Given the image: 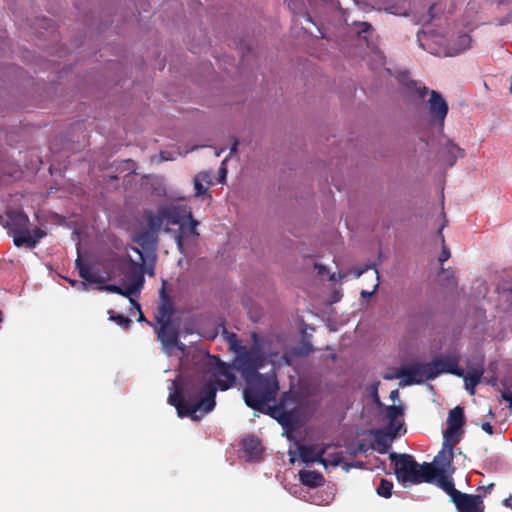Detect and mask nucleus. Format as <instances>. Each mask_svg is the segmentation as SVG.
I'll use <instances>...</instances> for the list:
<instances>
[{"label": "nucleus", "mask_w": 512, "mask_h": 512, "mask_svg": "<svg viewBox=\"0 0 512 512\" xmlns=\"http://www.w3.org/2000/svg\"><path fill=\"white\" fill-rule=\"evenodd\" d=\"M174 391L168 397V403L174 406L180 418L191 417L196 420V412H211L216 405L217 387L214 382L200 379L183 378L173 382Z\"/></svg>", "instance_id": "nucleus-1"}, {"label": "nucleus", "mask_w": 512, "mask_h": 512, "mask_svg": "<svg viewBox=\"0 0 512 512\" xmlns=\"http://www.w3.org/2000/svg\"><path fill=\"white\" fill-rule=\"evenodd\" d=\"M389 459L394 466L397 480L403 485L420 484L423 482L432 483L439 472L434 463L424 462L419 464L410 454H397L393 452L389 455Z\"/></svg>", "instance_id": "nucleus-2"}, {"label": "nucleus", "mask_w": 512, "mask_h": 512, "mask_svg": "<svg viewBox=\"0 0 512 512\" xmlns=\"http://www.w3.org/2000/svg\"><path fill=\"white\" fill-rule=\"evenodd\" d=\"M244 400L248 407L260 412L266 411L268 403L274 402L279 390L278 381L274 373L257 374L246 380Z\"/></svg>", "instance_id": "nucleus-3"}, {"label": "nucleus", "mask_w": 512, "mask_h": 512, "mask_svg": "<svg viewBox=\"0 0 512 512\" xmlns=\"http://www.w3.org/2000/svg\"><path fill=\"white\" fill-rule=\"evenodd\" d=\"M4 227L8 234L12 236L13 243L17 247L25 246L33 249L40 239L45 236V232L40 228L30 230L29 217L22 210H8Z\"/></svg>", "instance_id": "nucleus-4"}, {"label": "nucleus", "mask_w": 512, "mask_h": 512, "mask_svg": "<svg viewBox=\"0 0 512 512\" xmlns=\"http://www.w3.org/2000/svg\"><path fill=\"white\" fill-rule=\"evenodd\" d=\"M252 345L250 348L246 346L238 347L233 361L234 368L241 373L245 380L260 374L259 370L264 367L267 361V355L263 350L262 338L258 333H251Z\"/></svg>", "instance_id": "nucleus-5"}, {"label": "nucleus", "mask_w": 512, "mask_h": 512, "mask_svg": "<svg viewBox=\"0 0 512 512\" xmlns=\"http://www.w3.org/2000/svg\"><path fill=\"white\" fill-rule=\"evenodd\" d=\"M155 328L157 338L162 345V350L171 355L174 349L184 351L185 345L180 342L179 327L174 322L157 323Z\"/></svg>", "instance_id": "nucleus-6"}, {"label": "nucleus", "mask_w": 512, "mask_h": 512, "mask_svg": "<svg viewBox=\"0 0 512 512\" xmlns=\"http://www.w3.org/2000/svg\"><path fill=\"white\" fill-rule=\"evenodd\" d=\"M430 362L420 363L415 362L402 367L397 370L395 378H400L403 381V385L410 386L413 384H422L427 380H433L434 377L430 376Z\"/></svg>", "instance_id": "nucleus-7"}, {"label": "nucleus", "mask_w": 512, "mask_h": 512, "mask_svg": "<svg viewBox=\"0 0 512 512\" xmlns=\"http://www.w3.org/2000/svg\"><path fill=\"white\" fill-rule=\"evenodd\" d=\"M427 101V109L430 116V124L435 125L442 132L449 107L440 92L431 90Z\"/></svg>", "instance_id": "nucleus-8"}, {"label": "nucleus", "mask_w": 512, "mask_h": 512, "mask_svg": "<svg viewBox=\"0 0 512 512\" xmlns=\"http://www.w3.org/2000/svg\"><path fill=\"white\" fill-rule=\"evenodd\" d=\"M459 360V356L454 353L434 357L430 361V369H432L430 376L435 379L440 374L448 373L457 377H462L463 369L458 366Z\"/></svg>", "instance_id": "nucleus-9"}, {"label": "nucleus", "mask_w": 512, "mask_h": 512, "mask_svg": "<svg viewBox=\"0 0 512 512\" xmlns=\"http://www.w3.org/2000/svg\"><path fill=\"white\" fill-rule=\"evenodd\" d=\"M484 495L461 492L452 503L457 512H485Z\"/></svg>", "instance_id": "nucleus-10"}, {"label": "nucleus", "mask_w": 512, "mask_h": 512, "mask_svg": "<svg viewBox=\"0 0 512 512\" xmlns=\"http://www.w3.org/2000/svg\"><path fill=\"white\" fill-rule=\"evenodd\" d=\"M126 277L130 280L126 286V294H133L134 296L140 293L144 284V265L143 263L135 262L129 259L128 268L125 272Z\"/></svg>", "instance_id": "nucleus-11"}, {"label": "nucleus", "mask_w": 512, "mask_h": 512, "mask_svg": "<svg viewBox=\"0 0 512 512\" xmlns=\"http://www.w3.org/2000/svg\"><path fill=\"white\" fill-rule=\"evenodd\" d=\"M371 433L374 437L371 447L380 454L387 453L393 439L400 434L392 425H387L383 429L373 430Z\"/></svg>", "instance_id": "nucleus-12"}, {"label": "nucleus", "mask_w": 512, "mask_h": 512, "mask_svg": "<svg viewBox=\"0 0 512 512\" xmlns=\"http://www.w3.org/2000/svg\"><path fill=\"white\" fill-rule=\"evenodd\" d=\"M162 216L169 225H180L186 218H191V209L186 205H172L161 208Z\"/></svg>", "instance_id": "nucleus-13"}, {"label": "nucleus", "mask_w": 512, "mask_h": 512, "mask_svg": "<svg viewBox=\"0 0 512 512\" xmlns=\"http://www.w3.org/2000/svg\"><path fill=\"white\" fill-rule=\"evenodd\" d=\"M199 225V222L193 218L191 215V218H186V221H183L179 228L175 231V241L177 244L178 249L182 252L183 246H184V239L189 236L197 237L199 236V233L197 231V227Z\"/></svg>", "instance_id": "nucleus-14"}, {"label": "nucleus", "mask_w": 512, "mask_h": 512, "mask_svg": "<svg viewBox=\"0 0 512 512\" xmlns=\"http://www.w3.org/2000/svg\"><path fill=\"white\" fill-rule=\"evenodd\" d=\"M213 359L217 361L216 374L219 377L216 384L222 391H225L235 384L236 377L231 372V368L228 364L221 362L217 357H213Z\"/></svg>", "instance_id": "nucleus-15"}, {"label": "nucleus", "mask_w": 512, "mask_h": 512, "mask_svg": "<svg viewBox=\"0 0 512 512\" xmlns=\"http://www.w3.org/2000/svg\"><path fill=\"white\" fill-rule=\"evenodd\" d=\"M161 303L157 309L155 320L157 323L173 322L172 317L175 313L172 299L165 294L164 288L160 292Z\"/></svg>", "instance_id": "nucleus-16"}, {"label": "nucleus", "mask_w": 512, "mask_h": 512, "mask_svg": "<svg viewBox=\"0 0 512 512\" xmlns=\"http://www.w3.org/2000/svg\"><path fill=\"white\" fill-rule=\"evenodd\" d=\"M464 424L465 416L463 408L456 406L450 410L448 415V428L444 432L445 440L448 441L449 438L456 434Z\"/></svg>", "instance_id": "nucleus-17"}, {"label": "nucleus", "mask_w": 512, "mask_h": 512, "mask_svg": "<svg viewBox=\"0 0 512 512\" xmlns=\"http://www.w3.org/2000/svg\"><path fill=\"white\" fill-rule=\"evenodd\" d=\"M299 456L302 462L309 463H320L326 466L327 460L323 458L325 449H316L314 445H301L298 447Z\"/></svg>", "instance_id": "nucleus-18"}, {"label": "nucleus", "mask_w": 512, "mask_h": 512, "mask_svg": "<svg viewBox=\"0 0 512 512\" xmlns=\"http://www.w3.org/2000/svg\"><path fill=\"white\" fill-rule=\"evenodd\" d=\"M242 449L249 461L259 460L263 451L259 438L254 435L242 440Z\"/></svg>", "instance_id": "nucleus-19"}, {"label": "nucleus", "mask_w": 512, "mask_h": 512, "mask_svg": "<svg viewBox=\"0 0 512 512\" xmlns=\"http://www.w3.org/2000/svg\"><path fill=\"white\" fill-rule=\"evenodd\" d=\"M75 267L78 270L79 276L87 283L90 284H103L104 279L98 276L96 273H93L87 264H85L81 257L78 256L75 260Z\"/></svg>", "instance_id": "nucleus-20"}, {"label": "nucleus", "mask_w": 512, "mask_h": 512, "mask_svg": "<svg viewBox=\"0 0 512 512\" xmlns=\"http://www.w3.org/2000/svg\"><path fill=\"white\" fill-rule=\"evenodd\" d=\"M300 482L310 488H316L324 484L325 479L320 472L311 470L299 471Z\"/></svg>", "instance_id": "nucleus-21"}, {"label": "nucleus", "mask_w": 512, "mask_h": 512, "mask_svg": "<svg viewBox=\"0 0 512 512\" xmlns=\"http://www.w3.org/2000/svg\"><path fill=\"white\" fill-rule=\"evenodd\" d=\"M483 373L482 367H476L469 370L466 375L463 374L465 389L471 395L475 394V387L480 383Z\"/></svg>", "instance_id": "nucleus-22"}, {"label": "nucleus", "mask_w": 512, "mask_h": 512, "mask_svg": "<svg viewBox=\"0 0 512 512\" xmlns=\"http://www.w3.org/2000/svg\"><path fill=\"white\" fill-rule=\"evenodd\" d=\"M157 235L158 234L153 231L145 228L135 236L134 241L144 250H152L156 246Z\"/></svg>", "instance_id": "nucleus-23"}, {"label": "nucleus", "mask_w": 512, "mask_h": 512, "mask_svg": "<svg viewBox=\"0 0 512 512\" xmlns=\"http://www.w3.org/2000/svg\"><path fill=\"white\" fill-rule=\"evenodd\" d=\"M453 459V445L449 447L448 451L442 450L434 459V466L439 471L438 475L445 474L447 467L450 466Z\"/></svg>", "instance_id": "nucleus-24"}, {"label": "nucleus", "mask_w": 512, "mask_h": 512, "mask_svg": "<svg viewBox=\"0 0 512 512\" xmlns=\"http://www.w3.org/2000/svg\"><path fill=\"white\" fill-rule=\"evenodd\" d=\"M402 415V406L390 405L386 407L385 417L389 420L388 425H392V427L396 429L398 432H401L402 429L404 432L406 431L403 423L396 422V419Z\"/></svg>", "instance_id": "nucleus-25"}, {"label": "nucleus", "mask_w": 512, "mask_h": 512, "mask_svg": "<svg viewBox=\"0 0 512 512\" xmlns=\"http://www.w3.org/2000/svg\"><path fill=\"white\" fill-rule=\"evenodd\" d=\"M268 410L270 411V415L276 418L283 426H288L293 421V412L285 410L281 404L274 406L273 408L269 407Z\"/></svg>", "instance_id": "nucleus-26"}, {"label": "nucleus", "mask_w": 512, "mask_h": 512, "mask_svg": "<svg viewBox=\"0 0 512 512\" xmlns=\"http://www.w3.org/2000/svg\"><path fill=\"white\" fill-rule=\"evenodd\" d=\"M438 486L443 489L450 497L451 502L461 493L455 488L454 482L451 478H448L444 474L436 476Z\"/></svg>", "instance_id": "nucleus-27"}, {"label": "nucleus", "mask_w": 512, "mask_h": 512, "mask_svg": "<svg viewBox=\"0 0 512 512\" xmlns=\"http://www.w3.org/2000/svg\"><path fill=\"white\" fill-rule=\"evenodd\" d=\"M145 218L147 222L146 228L158 234L165 221L164 217L162 216L161 209H159L157 213H153L152 211L146 212Z\"/></svg>", "instance_id": "nucleus-28"}, {"label": "nucleus", "mask_w": 512, "mask_h": 512, "mask_svg": "<svg viewBox=\"0 0 512 512\" xmlns=\"http://www.w3.org/2000/svg\"><path fill=\"white\" fill-rule=\"evenodd\" d=\"M446 149L448 155L447 162L450 166H453L455 164L457 158L464 157V150L450 140L446 144Z\"/></svg>", "instance_id": "nucleus-29"}, {"label": "nucleus", "mask_w": 512, "mask_h": 512, "mask_svg": "<svg viewBox=\"0 0 512 512\" xmlns=\"http://www.w3.org/2000/svg\"><path fill=\"white\" fill-rule=\"evenodd\" d=\"M393 482L385 478H381L376 488V493L383 498H390L393 491Z\"/></svg>", "instance_id": "nucleus-30"}, {"label": "nucleus", "mask_w": 512, "mask_h": 512, "mask_svg": "<svg viewBox=\"0 0 512 512\" xmlns=\"http://www.w3.org/2000/svg\"><path fill=\"white\" fill-rule=\"evenodd\" d=\"M208 177L209 175L206 174V173H201L199 175H197L195 178H194V189H195V196L196 197H199V196H202L206 193L207 191V188L204 187V185L202 184V181H208Z\"/></svg>", "instance_id": "nucleus-31"}, {"label": "nucleus", "mask_w": 512, "mask_h": 512, "mask_svg": "<svg viewBox=\"0 0 512 512\" xmlns=\"http://www.w3.org/2000/svg\"><path fill=\"white\" fill-rule=\"evenodd\" d=\"M314 348L309 341L303 340L299 345L292 349V353L296 356L304 357L313 352Z\"/></svg>", "instance_id": "nucleus-32"}, {"label": "nucleus", "mask_w": 512, "mask_h": 512, "mask_svg": "<svg viewBox=\"0 0 512 512\" xmlns=\"http://www.w3.org/2000/svg\"><path fill=\"white\" fill-rule=\"evenodd\" d=\"M224 334H225V339H226L231 351L236 352V350H238V347L243 346L240 344V341L238 340V337L235 333L227 332L224 329Z\"/></svg>", "instance_id": "nucleus-33"}, {"label": "nucleus", "mask_w": 512, "mask_h": 512, "mask_svg": "<svg viewBox=\"0 0 512 512\" xmlns=\"http://www.w3.org/2000/svg\"><path fill=\"white\" fill-rule=\"evenodd\" d=\"M406 86L409 90H414L420 98H424L428 93V88L426 86L417 87V83L414 80H409L406 83Z\"/></svg>", "instance_id": "nucleus-34"}, {"label": "nucleus", "mask_w": 512, "mask_h": 512, "mask_svg": "<svg viewBox=\"0 0 512 512\" xmlns=\"http://www.w3.org/2000/svg\"><path fill=\"white\" fill-rule=\"evenodd\" d=\"M110 320L116 322L118 325L123 327L124 329H128L132 323V320L124 315L118 314L115 316H110Z\"/></svg>", "instance_id": "nucleus-35"}, {"label": "nucleus", "mask_w": 512, "mask_h": 512, "mask_svg": "<svg viewBox=\"0 0 512 512\" xmlns=\"http://www.w3.org/2000/svg\"><path fill=\"white\" fill-rule=\"evenodd\" d=\"M103 289L108 291V292H111V293H116V294H119V295H123L125 297L133 296V294H126V287L125 288H121V287H119L117 285H114V284L106 285Z\"/></svg>", "instance_id": "nucleus-36"}, {"label": "nucleus", "mask_w": 512, "mask_h": 512, "mask_svg": "<svg viewBox=\"0 0 512 512\" xmlns=\"http://www.w3.org/2000/svg\"><path fill=\"white\" fill-rule=\"evenodd\" d=\"M450 250L449 248L446 246V244H442V250H441V253L438 257V260L441 264H443L445 261H447L449 258H450Z\"/></svg>", "instance_id": "nucleus-37"}, {"label": "nucleus", "mask_w": 512, "mask_h": 512, "mask_svg": "<svg viewBox=\"0 0 512 512\" xmlns=\"http://www.w3.org/2000/svg\"><path fill=\"white\" fill-rule=\"evenodd\" d=\"M501 397L503 400L509 402V407L512 408V391L511 388H505L502 393Z\"/></svg>", "instance_id": "nucleus-38"}, {"label": "nucleus", "mask_w": 512, "mask_h": 512, "mask_svg": "<svg viewBox=\"0 0 512 512\" xmlns=\"http://www.w3.org/2000/svg\"><path fill=\"white\" fill-rule=\"evenodd\" d=\"M371 396L376 404L381 405L380 398L378 395V383L371 386Z\"/></svg>", "instance_id": "nucleus-39"}, {"label": "nucleus", "mask_w": 512, "mask_h": 512, "mask_svg": "<svg viewBox=\"0 0 512 512\" xmlns=\"http://www.w3.org/2000/svg\"><path fill=\"white\" fill-rule=\"evenodd\" d=\"M370 268L375 269V272H376V274H377V279H378V278H379V276H378V270L376 269L375 264H373V265H366V266H365V267H363V268H359V269L356 271V277H360L363 273H365V272H366L368 269H370Z\"/></svg>", "instance_id": "nucleus-40"}, {"label": "nucleus", "mask_w": 512, "mask_h": 512, "mask_svg": "<svg viewBox=\"0 0 512 512\" xmlns=\"http://www.w3.org/2000/svg\"><path fill=\"white\" fill-rule=\"evenodd\" d=\"M131 300V303L135 306V308L138 310L139 312V317H138V321L141 322V321H147L145 316L143 315L142 311H141V306L138 302H136L135 300L133 299H130Z\"/></svg>", "instance_id": "nucleus-41"}, {"label": "nucleus", "mask_w": 512, "mask_h": 512, "mask_svg": "<svg viewBox=\"0 0 512 512\" xmlns=\"http://www.w3.org/2000/svg\"><path fill=\"white\" fill-rule=\"evenodd\" d=\"M446 225H447V220L444 219L443 224L440 226V228L437 231V236L441 240L442 244H445V238H444V235H443V229L445 228Z\"/></svg>", "instance_id": "nucleus-42"}, {"label": "nucleus", "mask_w": 512, "mask_h": 512, "mask_svg": "<svg viewBox=\"0 0 512 512\" xmlns=\"http://www.w3.org/2000/svg\"><path fill=\"white\" fill-rule=\"evenodd\" d=\"M481 427L489 435H492L494 433L493 426L489 422H483Z\"/></svg>", "instance_id": "nucleus-43"}, {"label": "nucleus", "mask_w": 512, "mask_h": 512, "mask_svg": "<svg viewBox=\"0 0 512 512\" xmlns=\"http://www.w3.org/2000/svg\"><path fill=\"white\" fill-rule=\"evenodd\" d=\"M378 285H379V284H378V283H376V284H375V286H374L373 291H371V292H368V291H366V290H362V291H361V296H362L363 298H369V297H371V296H372V294L377 290Z\"/></svg>", "instance_id": "nucleus-44"}, {"label": "nucleus", "mask_w": 512, "mask_h": 512, "mask_svg": "<svg viewBox=\"0 0 512 512\" xmlns=\"http://www.w3.org/2000/svg\"><path fill=\"white\" fill-rule=\"evenodd\" d=\"M359 33H362V32H367L368 30L371 29V25L368 23V22H362L359 24Z\"/></svg>", "instance_id": "nucleus-45"}, {"label": "nucleus", "mask_w": 512, "mask_h": 512, "mask_svg": "<svg viewBox=\"0 0 512 512\" xmlns=\"http://www.w3.org/2000/svg\"><path fill=\"white\" fill-rule=\"evenodd\" d=\"M315 268L318 270L319 274H323L326 270L325 266H323L322 264H318V263L315 264Z\"/></svg>", "instance_id": "nucleus-46"}, {"label": "nucleus", "mask_w": 512, "mask_h": 512, "mask_svg": "<svg viewBox=\"0 0 512 512\" xmlns=\"http://www.w3.org/2000/svg\"><path fill=\"white\" fill-rule=\"evenodd\" d=\"M503 504L506 506V507H510L512 509V497L509 496L508 498H506L504 501H503Z\"/></svg>", "instance_id": "nucleus-47"}, {"label": "nucleus", "mask_w": 512, "mask_h": 512, "mask_svg": "<svg viewBox=\"0 0 512 512\" xmlns=\"http://www.w3.org/2000/svg\"><path fill=\"white\" fill-rule=\"evenodd\" d=\"M330 462L333 465L337 466L341 462V457L339 455H336Z\"/></svg>", "instance_id": "nucleus-48"}, {"label": "nucleus", "mask_w": 512, "mask_h": 512, "mask_svg": "<svg viewBox=\"0 0 512 512\" xmlns=\"http://www.w3.org/2000/svg\"><path fill=\"white\" fill-rule=\"evenodd\" d=\"M493 487H494V483H490L486 487H479V489H483L487 493V492H490L493 489Z\"/></svg>", "instance_id": "nucleus-49"}, {"label": "nucleus", "mask_w": 512, "mask_h": 512, "mask_svg": "<svg viewBox=\"0 0 512 512\" xmlns=\"http://www.w3.org/2000/svg\"><path fill=\"white\" fill-rule=\"evenodd\" d=\"M238 144H239L238 140H237V139H235V140H234V142H233V145H232V147H231V154H232V153H235V152L237 151V146H238Z\"/></svg>", "instance_id": "nucleus-50"}, {"label": "nucleus", "mask_w": 512, "mask_h": 512, "mask_svg": "<svg viewBox=\"0 0 512 512\" xmlns=\"http://www.w3.org/2000/svg\"><path fill=\"white\" fill-rule=\"evenodd\" d=\"M398 395H399V392H398V390H397V389H395V390L391 391V393H390V398H391L392 400H395V399L398 397Z\"/></svg>", "instance_id": "nucleus-51"}, {"label": "nucleus", "mask_w": 512, "mask_h": 512, "mask_svg": "<svg viewBox=\"0 0 512 512\" xmlns=\"http://www.w3.org/2000/svg\"><path fill=\"white\" fill-rule=\"evenodd\" d=\"M368 450L365 444H360L358 446V451L365 453Z\"/></svg>", "instance_id": "nucleus-52"}, {"label": "nucleus", "mask_w": 512, "mask_h": 512, "mask_svg": "<svg viewBox=\"0 0 512 512\" xmlns=\"http://www.w3.org/2000/svg\"><path fill=\"white\" fill-rule=\"evenodd\" d=\"M501 294H507L512 296V288L503 289Z\"/></svg>", "instance_id": "nucleus-53"}, {"label": "nucleus", "mask_w": 512, "mask_h": 512, "mask_svg": "<svg viewBox=\"0 0 512 512\" xmlns=\"http://www.w3.org/2000/svg\"><path fill=\"white\" fill-rule=\"evenodd\" d=\"M449 283L452 285H456V280L454 276L449 277Z\"/></svg>", "instance_id": "nucleus-54"}, {"label": "nucleus", "mask_w": 512, "mask_h": 512, "mask_svg": "<svg viewBox=\"0 0 512 512\" xmlns=\"http://www.w3.org/2000/svg\"><path fill=\"white\" fill-rule=\"evenodd\" d=\"M135 251L139 254L141 261L144 262V258H143L142 252L139 249H135Z\"/></svg>", "instance_id": "nucleus-55"}, {"label": "nucleus", "mask_w": 512, "mask_h": 512, "mask_svg": "<svg viewBox=\"0 0 512 512\" xmlns=\"http://www.w3.org/2000/svg\"><path fill=\"white\" fill-rule=\"evenodd\" d=\"M461 39H462V41H470V39L467 35L462 36Z\"/></svg>", "instance_id": "nucleus-56"}, {"label": "nucleus", "mask_w": 512, "mask_h": 512, "mask_svg": "<svg viewBox=\"0 0 512 512\" xmlns=\"http://www.w3.org/2000/svg\"><path fill=\"white\" fill-rule=\"evenodd\" d=\"M225 173H226V171L223 169L222 173H221V180L225 178Z\"/></svg>", "instance_id": "nucleus-57"}, {"label": "nucleus", "mask_w": 512, "mask_h": 512, "mask_svg": "<svg viewBox=\"0 0 512 512\" xmlns=\"http://www.w3.org/2000/svg\"><path fill=\"white\" fill-rule=\"evenodd\" d=\"M505 388H511V391H512V382L509 383Z\"/></svg>", "instance_id": "nucleus-58"}, {"label": "nucleus", "mask_w": 512, "mask_h": 512, "mask_svg": "<svg viewBox=\"0 0 512 512\" xmlns=\"http://www.w3.org/2000/svg\"><path fill=\"white\" fill-rule=\"evenodd\" d=\"M384 378H385V379H389V380H390V379H392V378H393V376L386 375Z\"/></svg>", "instance_id": "nucleus-59"}, {"label": "nucleus", "mask_w": 512, "mask_h": 512, "mask_svg": "<svg viewBox=\"0 0 512 512\" xmlns=\"http://www.w3.org/2000/svg\"><path fill=\"white\" fill-rule=\"evenodd\" d=\"M306 20H307V21H311V18H310V16H309V15H306Z\"/></svg>", "instance_id": "nucleus-60"}, {"label": "nucleus", "mask_w": 512, "mask_h": 512, "mask_svg": "<svg viewBox=\"0 0 512 512\" xmlns=\"http://www.w3.org/2000/svg\"><path fill=\"white\" fill-rule=\"evenodd\" d=\"M81 285L85 288L86 287V283L85 282H81Z\"/></svg>", "instance_id": "nucleus-61"}, {"label": "nucleus", "mask_w": 512, "mask_h": 512, "mask_svg": "<svg viewBox=\"0 0 512 512\" xmlns=\"http://www.w3.org/2000/svg\"><path fill=\"white\" fill-rule=\"evenodd\" d=\"M2 322V312L0 311V323Z\"/></svg>", "instance_id": "nucleus-62"}, {"label": "nucleus", "mask_w": 512, "mask_h": 512, "mask_svg": "<svg viewBox=\"0 0 512 512\" xmlns=\"http://www.w3.org/2000/svg\"><path fill=\"white\" fill-rule=\"evenodd\" d=\"M489 415L494 416L492 410H489Z\"/></svg>", "instance_id": "nucleus-63"}]
</instances>
